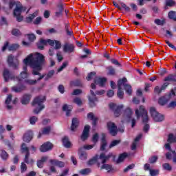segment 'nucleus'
<instances>
[{
	"label": "nucleus",
	"mask_w": 176,
	"mask_h": 176,
	"mask_svg": "<svg viewBox=\"0 0 176 176\" xmlns=\"http://www.w3.org/2000/svg\"><path fill=\"white\" fill-rule=\"evenodd\" d=\"M24 64H30L32 67L33 75H41V71H42L43 66L46 63L45 56L43 54L37 52L36 53L35 57L33 58L32 54H30L23 60Z\"/></svg>",
	"instance_id": "obj_1"
},
{
	"label": "nucleus",
	"mask_w": 176,
	"mask_h": 176,
	"mask_svg": "<svg viewBox=\"0 0 176 176\" xmlns=\"http://www.w3.org/2000/svg\"><path fill=\"white\" fill-rule=\"evenodd\" d=\"M135 113L137 119L142 118V122L144 124L143 131H144V133H148L151 126L148 124L149 122V116H148V111H146L145 107L143 105L140 106L139 109L135 111Z\"/></svg>",
	"instance_id": "obj_2"
},
{
	"label": "nucleus",
	"mask_w": 176,
	"mask_h": 176,
	"mask_svg": "<svg viewBox=\"0 0 176 176\" xmlns=\"http://www.w3.org/2000/svg\"><path fill=\"white\" fill-rule=\"evenodd\" d=\"M45 101H46V96H38L34 99L32 105H38V108H36L34 109V113L38 115V113H39L43 109H45V104H43V102H45Z\"/></svg>",
	"instance_id": "obj_3"
},
{
	"label": "nucleus",
	"mask_w": 176,
	"mask_h": 176,
	"mask_svg": "<svg viewBox=\"0 0 176 176\" xmlns=\"http://www.w3.org/2000/svg\"><path fill=\"white\" fill-rule=\"evenodd\" d=\"M103 94H105V90L104 89L96 91L95 93L93 90H90V95L88 96L89 105L90 108H94V107H96V102H98L97 96H102Z\"/></svg>",
	"instance_id": "obj_4"
},
{
	"label": "nucleus",
	"mask_w": 176,
	"mask_h": 176,
	"mask_svg": "<svg viewBox=\"0 0 176 176\" xmlns=\"http://www.w3.org/2000/svg\"><path fill=\"white\" fill-rule=\"evenodd\" d=\"M127 83V78L125 77L122 78V79H119L118 80V89H122V86H124V89L129 96H131L133 93V89H131V85Z\"/></svg>",
	"instance_id": "obj_5"
},
{
	"label": "nucleus",
	"mask_w": 176,
	"mask_h": 176,
	"mask_svg": "<svg viewBox=\"0 0 176 176\" xmlns=\"http://www.w3.org/2000/svg\"><path fill=\"white\" fill-rule=\"evenodd\" d=\"M107 129L109 130V134H111L112 137H116L118 135V131H120V133H124V129L120 128L118 129V126L115 122H107Z\"/></svg>",
	"instance_id": "obj_6"
},
{
	"label": "nucleus",
	"mask_w": 176,
	"mask_h": 176,
	"mask_svg": "<svg viewBox=\"0 0 176 176\" xmlns=\"http://www.w3.org/2000/svg\"><path fill=\"white\" fill-rule=\"evenodd\" d=\"M22 153H25V158H24V162L26 163V164H34V160L30 159V148L28 147L25 146V143H23L21 147Z\"/></svg>",
	"instance_id": "obj_7"
},
{
	"label": "nucleus",
	"mask_w": 176,
	"mask_h": 176,
	"mask_svg": "<svg viewBox=\"0 0 176 176\" xmlns=\"http://www.w3.org/2000/svg\"><path fill=\"white\" fill-rule=\"evenodd\" d=\"M176 94V88L174 89H171L170 93L168 95L162 96L158 99V104L162 105V107L166 105L168 101H170V98H171L172 96H175Z\"/></svg>",
	"instance_id": "obj_8"
},
{
	"label": "nucleus",
	"mask_w": 176,
	"mask_h": 176,
	"mask_svg": "<svg viewBox=\"0 0 176 176\" xmlns=\"http://www.w3.org/2000/svg\"><path fill=\"white\" fill-rule=\"evenodd\" d=\"M150 113L155 122H163V120H164V116L157 112L156 108L153 107L151 108Z\"/></svg>",
	"instance_id": "obj_9"
},
{
	"label": "nucleus",
	"mask_w": 176,
	"mask_h": 176,
	"mask_svg": "<svg viewBox=\"0 0 176 176\" xmlns=\"http://www.w3.org/2000/svg\"><path fill=\"white\" fill-rule=\"evenodd\" d=\"M109 107L110 109L113 111L116 118H119V116H120V112H122V109H123V104L118 106L115 103H111L109 104Z\"/></svg>",
	"instance_id": "obj_10"
},
{
	"label": "nucleus",
	"mask_w": 176,
	"mask_h": 176,
	"mask_svg": "<svg viewBox=\"0 0 176 176\" xmlns=\"http://www.w3.org/2000/svg\"><path fill=\"white\" fill-rule=\"evenodd\" d=\"M7 63L9 67H12L14 69H17L19 67V59L14 58L12 54L9 55L7 59Z\"/></svg>",
	"instance_id": "obj_11"
},
{
	"label": "nucleus",
	"mask_w": 176,
	"mask_h": 176,
	"mask_svg": "<svg viewBox=\"0 0 176 176\" xmlns=\"http://www.w3.org/2000/svg\"><path fill=\"white\" fill-rule=\"evenodd\" d=\"M54 145L52 144L50 142H44L39 148L40 152L45 153L46 152H49L53 149Z\"/></svg>",
	"instance_id": "obj_12"
},
{
	"label": "nucleus",
	"mask_w": 176,
	"mask_h": 176,
	"mask_svg": "<svg viewBox=\"0 0 176 176\" xmlns=\"http://www.w3.org/2000/svg\"><path fill=\"white\" fill-rule=\"evenodd\" d=\"M8 50L10 52H14L16 51L19 47H20V45H19L18 44H12L11 45L9 46V43L8 41H6L4 43V45L2 47V52H5V50H6V49H8Z\"/></svg>",
	"instance_id": "obj_13"
},
{
	"label": "nucleus",
	"mask_w": 176,
	"mask_h": 176,
	"mask_svg": "<svg viewBox=\"0 0 176 176\" xmlns=\"http://www.w3.org/2000/svg\"><path fill=\"white\" fill-rule=\"evenodd\" d=\"M113 156V155L112 154V153H109V154L107 155H105V153H102L100 155H98V160H100V163H102V164H105V163H107V161L109 160V159H111V157H112Z\"/></svg>",
	"instance_id": "obj_14"
},
{
	"label": "nucleus",
	"mask_w": 176,
	"mask_h": 176,
	"mask_svg": "<svg viewBox=\"0 0 176 176\" xmlns=\"http://www.w3.org/2000/svg\"><path fill=\"white\" fill-rule=\"evenodd\" d=\"M3 78L4 79V82H8L10 80V79H14V76L9 71L8 69H4L3 71Z\"/></svg>",
	"instance_id": "obj_15"
},
{
	"label": "nucleus",
	"mask_w": 176,
	"mask_h": 176,
	"mask_svg": "<svg viewBox=\"0 0 176 176\" xmlns=\"http://www.w3.org/2000/svg\"><path fill=\"white\" fill-rule=\"evenodd\" d=\"M89 133H90V126L89 125H86L84 127L82 133L80 136L82 141H86V140H87V138H89Z\"/></svg>",
	"instance_id": "obj_16"
},
{
	"label": "nucleus",
	"mask_w": 176,
	"mask_h": 176,
	"mask_svg": "<svg viewBox=\"0 0 176 176\" xmlns=\"http://www.w3.org/2000/svg\"><path fill=\"white\" fill-rule=\"evenodd\" d=\"M34 138V132L32 131H28L24 135L23 138V140L24 142H30Z\"/></svg>",
	"instance_id": "obj_17"
},
{
	"label": "nucleus",
	"mask_w": 176,
	"mask_h": 176,
	"mask_svg": "<svg viewBox=\"0 0 176 176\" xmlns=\"http://www.w3.org/2000/svg\"><path fill=\"white\" fill-rule=\"evenodd\" d=\"M74 50L75 45H74V44H69L68 43H66L63 45V52H65V53H74Z\"/></svg>",
	"instance_id": "obj_18"
},
{
	"label": "nucleus",
	"mask_w": 176,
	"mask_h": 176,
	"mask_svg": "<svg viewBox=\"0 0 176 176\" xmlns=\"http://www.w3.org/2000/svg\"><path fill=\"white\" fill-rule=\"evenodd\" d=\"M169 83L168 82H164L161 87L159 86H156L154 88V93H155V94H160L162 93V91H164V90H166V89H167V87L168 86Z\"/></svg>",
	"instance_id": "obj_19"
},
{
	"label": "nucleus",
	"mask_w": 176,
	"mask_h": 176,
	"mask_svg": "<svg viewBox=\"0 0 176 176\" xmlns=\"http://www.w3.org/2000/svg\"><path fill=\"white\" fill-rule=\"evenodd\" d=\"M27 10V8L23 6H16L15 9L14 10L13 14L14 16L21 15L23 12H25Z\"/></svg>",
	"instance_id": "obj_20"
},
{
	"label": "nucleus",
	"mask_w": 176,
	"mask_h": 176,
	"mask_svg": "<svg viewBox=\"0 0 176 176\" xmlns=\"http://www.w3.org/2000/svg\"><path fill=\"white\" fill-rule=\"evenodd\" d=\"M48 156H43L40 160H37L36 164L38 168H43V164L47 162Z\"/></svg>",
	"instance_id": "obj_21"
},
{
	"label": "nucleus",
	"mask_w": 176,
	"mask_h": 176,
	"mask_svg": "<svg viewBox=\"0 0 176 176\" xmlns=\"http://www.w3.org/2000/svg\"><path fill=\"white\" fill-rule=\"evenodd\" d=\"M97 163L98 166H100L101 164V162L98 161V155H96L94 156L91 159H90L87 162V166H93V164H96Z\"/></svg>",
	"instance_id": "obj_22"
},
{
	"label": "nucleus",
	"mask_w": 176,
	"mask_h": 176,
	"mask_svg": "<svg viewBox=\"0 0 176 176\" xmlns=\"http://www.w3.org/2000/svg\"><path fill=\"white\" fill-rule=\"evenodd\" d=\"M31 101V94H24L21 100V104L23 105H27V104H30Z\"/></svg>",
	"instance_id": "obj_23"
},
{
	"label": "nucleus",
	"mask_w": 176,
	"mask_h": 176,
	"mask_svg": "<svg viewBox=\"0 0 176 176\" xmlns=\"http://www.w3.org/2000/svg\"><path fill=\"white\" fill-rule=\"evenodd\" d=\"M50 163L52 165L54 164V166H56L60 168H63V167L65 166V163L64 162L58 161L57 160H50Z\"/></svg>",
	"instance_id": "obj_24"
},
{
	"label": "nucleus",
	"mask_w": 176,
	"mask_h": 176,
	"mask_svg": "<svg viewBox=\"0 0 176 176\" xmlns=\"http://www.w3.org/2000/svg\"><path fill=\"white\" fill-rule=\"evenodd\" d=\"M79 127V120H78L77 118H74L72 120V125L70 126V129L72 131H75L76 129Z\"/></svg>",
	"instance_id": "obj_25"
},
{
	"label": "nucleus",
	"mask_w": 176,
	"mask_h": 176,
	"mask_svg": "<svg viewBox=\"0 0 176 176\" xmlns=\"http://www.w3.org/2000/svg\"><path fill=\"white\" fill-rule=\"evenodd\" d=\"M107 82V78H96L94 80V83L96 85H99L102 87L105 86V83Z\"/></svg>",
	"instance_id": "obj_26"
},
{
	"label": "nucleus",
	"mask_w": 176,
	"mask_h": 176,
	"mask_svg": "<svg viewBox=\"0 0 176 176\" xmlns=\"http://www.w3.org/2000/svg\"><path fill=\"white\" fill-rule=\"evenodd\" d=\"M79 159L80 160H87V153L83 151V147H80L78 149Z\"/></svg>",
	"instance_id": "obj_27"
},
{
	"label": "nucleus",
	"mask_w": 176,
	"mask_h": 176,
	"mask_svg": "<svg viewBox=\"0 0 176 176\" xmlns=\"http://www.w3.org/2000/svg\"><path fill=\"white\" fill-rule=\"evenodd\" d=\"M102 138H101V146H100V151H105V148H107V139L105 136V133H102Z\"/></svg>",
	"instance_id": "obj_28"
},
{
	"label": "nucleus",
	"mask_w": 176,
	"mask_h": 176,
	"mask_svg": "<svg viewBox=\"0 0 176 176\" xmlns=\"http://www.w3.org/2000/svg\"><path fill=\"white\" fill-rule=\"evenodd\" d=\"M27 89V87L24 85H21L19 87L18 86H14L12 87V91H14L15 93H21V91H23Z\"/></svg>",
	"instance_id": "obj_29"
},
{
	"label": "nucleus",
	"mask_w": 176,
	"mask_h": 176,
	"mask_svg": "<svg viewBox=\"0 0 176 176\" xmlns=\"http://www.w3.org/2000/svg\"><path fill=\"white\" fill-rule=\"evenodd\" d=\"M134 113V111L130 108L128 107L124 111V116L126 118V119H131V116Z\"/></svg>",
	"instance_id": "obj_30"
},
{
	"label": "nucleus",
	"mask_w": 176,
	"mask_h": 176,
	"mask_svg": "<svg viewBox=\"0 0 176 176\" xmlns=\"http://www.w3.org/2000/svg\"><path fill=\"white\" fill-rule=\"evenodd\" d=\"M65 31L67 36H72L74 35V32L68 23H65Z\"/></svg>",
	"instance_id": "obj_31"
},
{
	"label": "nucleus",
	"mask_w": 176,
	"mask_h": 176,
	"mask_svg": "<svg viewBox=\"0 0 176 176\" xmlns=\"http://www.w3.org/2000/svg\"><path fill=\"white\" fill-rule=\"evenodd\" d=\"M127 156H128L127 153H122L120 154L118 160L116 161V164H119L120 163H122V162H124V159H126Z\"/></svg>",
	"instance_id": "obj_32"
},
{
	"label": "nucleus",
	"mask_w": 176,
	"mask_h": 176,
	"mask_svg": "<svg viewBox=\"0 0 176 176\" xmlns=\"http://www.w3.org/2000/svg\"><path fill=\"white\" fill-rule=\"evenodd\" d=\"M62 142H63V146H65V148H71V145H72L71 142H69V139L67 136H65L63 138Z\"/></svg>",
	"instance_id": "obj_33"
},
{
	"label": "nucleus",
	"mask_w": 176,
	"mask_h": 176,
	"mask_svg": "<svg viewBox=\"0 0 176 176\" xmlns=\"http://www.w3.org/2000/svg\"><path fill=\"white\" fill-rule=\"evenodd\" d=\"M173 6H175V1L173 0H166L164 6L165 10H167L168 8H173Z\"/></svg>",
	"instance_id": "obj_34"
},
{
	"label": "nucleus",
	"mask_w": 176,
	"mask_h": 176,
	"mask_svg": "<svg viewBox=\"0 0 176 176\" xmlns=\"http://www.w3.org/2000/svg\"><path fill=\"white\" fill-rule=\"evenodd\" d=\"M70 86H74V87H82V81L77 79L70 82Z\"/></svg>",
	"instance_id": "obj_35"
},
{
	"label": "nucleus",
	"mask_w": 176,
	"mask_h": 176,
	"mask_svg": "<svg viewBox=\"0 0 176 176\" xmlns=\"http://www.w3.org/2000/svg\"><path fill=\"white\" fill-rule=\"evenodd\" d=\"M175 74H169L164 79V82H176Z\"/></svg>",
	"instance_id": "obj_36"
},
{
	"label": "nucleus",
	"mask_w": 176,
	"mask_h": 176,
	"mask_svg": "<svg viewBox=\"0 0 176 176\" xmlns=\"http://www.w3.org/2000/svg\"><path fill=\"white\" fill-rule=\"evenodd\" d=\"M107 69L108 70L107 75H109L110 76L116 75V69H115L113 66L107 67Z\"/></svg>",
	"instance_id": "obj_37"
},
{
	"label": "nucleus",
	"mask_w": 176,
	"mask_h": 176,
	"mask_svg": "<svg viewBox=\"0 0 176 176\" xmlns=\"http://www.w3.org/2000/svg\"><path fill=\"white\" fill-rule=\"evenodd\" d=\"M0 157H1L3 160H8L9 158V154H8V152L5 150H1Z\"/></svg>",
	"instance_id": "obj_38"
},
{
	"label": "nucleus",
	"mask_w": 176,
	"mask_h": 176,
	"mask_svg": "<svg viewBox=\"0 0 176 176\" xmlns=\"http://www.w3.org/2000/svg\"><path fill=\"white\" fill-rule=\"evenodd\" d=\"M38 16V12H35L33 14H31L29 16L26 18L27 23H32V21L34 19L35 17Z\"/></svg>",
	"instance_id": "obj_39"
},
{
	"label": "nucleus",
	"mask_w": 176,
	"mask_h": 176,
	"mask_svg": "<svg viewBox=\"0 0 176 176\" xmlns=\"http://www.w3.org/2000/svg\"><path fill=\"white\" fill-rule=\"evenodd\" d=\"M24 83L29 85L30 86H34V85H36V83H38V80L26 78L24 80Z\"/></svg>",
	"instance_id": "obj_40"
},
{
	"label": "nucleus",
	"mask_w": 176,
	"mask_h": 176,
	"mask_svg": "<svg viewBox=\"0 0 176 176\" xmlns=\"http://www.w3.org/2000/svg\"><path fill=\"white\" fill-rule=\"evenodd\" d=\"M90 173H91V169H90V168H86L79 171V174L81 175H89Z\"/></svg>",
	"instance_id": "obj_41"
},
{
	"label": "nucleus",
	"mask_w": 176,
	"mask_h": 176,
	"mask_svg": "<svg viewBox=\"0 0 176 176\" xmlns=\"http://www.w3.org/2000/svg\"><path fill=\"white\" fill-rule=\"evenodd\" d=\"M167 142H168L169 144L176 142V136H174L173 133H170L168 136Z\"/></svg>",
	"instance_id": "obj_42"
},
{
	"label": "nucleus",
	"mask_w": 176,
	"mask_h": 176,
	"mask_svg": "<svg viewBox=\"0 0 176 176\" xmlns=\"http://www.w3.org/2000/svg\"><path fill=\"white\" fill-rule=\"evenodd\" d=\"M28 78V73L25 72H22L20 74V77H18L17 79L19 82H21V79H27Z\"/></svg>",
	"instance_id": "obj_43"
},
{
	"label": "nucleus",
	"mask_w": 176,
	"mask_h": 176,
	"mask_svg": "<svg viewBox=\"0 0 176 176\" xmlns=\"http://www.w3.org/2000/svg\"><path fill=\"white\" fill-rule=\"evenodd\" d=\"M63 111L66 112V116H71V109L68 108V104H64L63 107Z\"/></svg>",
	"instance_id": "obj_44"
},
{
	"label": "nucleus",
	"mask_w": 176,
	"mask_h": 176,
	"mask_svg": "<svg viewBox=\"0 0 176 176\" xmlns=\"http://www.w3.org/2000/svg\"><path fill=\"white\" fill-rule=\"evenodd\" d=\"M96 75H97V73H96V72H91L88 74L86 79L88 82H90V80L93 79L94 76H96Z\"/></svg>",
	"instance_id": "obj_45"
},
{
	"label": "nucleus",
	"mask_w": 176,
	"mask_h": 176,
	"mask_svg": "<svg viewBox=\"0 0 176 176\" xmlns=\"http://www.w3.org/2000/svg\"><path fill=\"white\" fill-rule=\"evenodd\" d=\"M11 34L12 35H14V36H21V32H20V30L16 28L12 29Z\"/></svg>",
	"instance_id": "obj_46"
},
{
	"label": "nucleus",
	"mask_w": 176,
	"mask_h": 176,
	"mask_svg": "<svg viewBox=\"0 0 176 176\" xmlns=\"http://www.w3.org/2000/svg\"><path fill=\"white\" fill-rule=\"evenodd\" d=\"M100 170H107V171H111V170H112V166L103 164V165L100 167Z\"/></svg>",
	"instance_id": "obj_47"
},
{
	"label": "nucleus",
	"mask_w": 176,
	"mask_h": 176,
	"mask_svg": "<svg viewBox=\"0 0 176 176\" xmlns=\"http://www.w3.org/2000/svg\"><path fill=\"white\" fill-rule=\"evenodd\" d=\"M117 96H118V98H120V100H122V98L124 96V92L123 91V89H122V88L118 89V92H117Z\"/></svg>",
	"instance_id": "obj_48"
},
{
	"label": "nucleus",
	"mask_w": 176,
	"mask_h": 176,
	"mask_svg": "<svg viewBox=\"0 0 176 176\" xmlns=\"http://www.w3.org/2000/svg\"><path fill=\"white\" fill-rule=\"evenodd\" d=\"M53 75H54V70H50L45 77V80H49L50 78L53 77Z\"/></svg>",
	"instance_id": "obj_49"
},
{
	"label": "nucleus",
	"mask_w": 176,
	"mask_h": 176,
	"mask_svg": "<svg viewBox=\"0 0 176 176\" xmlns=\"http://www.w3.org/2000/svg\"><path fill=\"white\" fill-rule=\"evenodd\" d=\"M162 167L164 170H166V171H171V170H173V167H171V165L168 163L163 164Z\"/></svg>",
	"instance_id": "obj_50"
},
{
	"label": "nucleus",
	"mask_w": 176,
	"mask_h": 176,
	"mask_svg": "<svg viewBox=\"0 0 176 176\" xmlns=\"http://www.w3.org/2000/svg\"><path fill=\"white\" fill-rule=\"evenodd\" d=\"M168 18L170 19V20H174V21H176L175 12L170 11L168 14Z\"/></svg>",
	"instance_id": "obj_51"
},
{
	"label": "nucleus",
	"mask_w": 176,
	"mask_h": 176,
	"mask_svg": "<svg viewBox=\"0 0 176 176\" xmlns=\"http://www.w3.org/2000/svg\"><path fill=\"white\" fill-rule=\"evenodd\" d=\"M120 140H115L111 142L109 145V148H113V146H116V145H119L120 144Z\"/></svg>",
	"instance_id": "obj_52"
},
{
	"label": "nucleus",
	"mask_w": 176,
	"mask_h": 176,
	"mask_svg": "<svg viewBox=\"0 0 176 176\" xmlns=\"http://www.w3.org/2000/svg\"><path fill=\"white\" fill-rule=\"evenodd\" d=\"M154 23L155 24H157V25H164V24H166V21L164 20H160L159 19H156L155 21H154Z\"/></svg>",
	"instance_id": "obj_53"
},
{
	"label": "nucleus",
	"mask_w": 176,
	"mask_h": 176,
	"mask_svg": "<svg viewBox=\"0 0 176 176\" xmlns=\"http://www.w3.org/2000/svg\"><path fill=\"white\" fill-rule=\"evenodd\" d=\"M27 36L30 42H34L36 39V36L34 34H28Z\"/></svg>",
	"instance_id": "obj_54"
},
{
	"label": "nucleus",
	"mask_w": 176,
	"mask_h": 176,
	"mask_svg": "<svg viewBox=\"0 0 176 176\" xmlns=\"http://www.w3.org/2000/svg\"><path fill=\"white\" fill-rule=\"evenodd\" d=\"M38 121V118L36 116H32L30 118V124H35Z\"/></svg>",
	"instance_id": "obj_55"
},
{
	"label": "nucleus",
	"mask_w": 176,
	"mask_h": 176,
	"mask_svg": "<svg viewBox=\"0 0 176 176\" xmlns=\"http://www.w3.org/2000/svg\"><path fill=\"white\" fill-rule=\"evenodd\" d=\"M73 102L80 107L82 104V100L80 98H76L74 99Z\"/></svg>",
	"instance_id": "obj_56"
},
{
	"label": "nucleus",
	"mask_w": 176,
	"mask_h": 176,
	"mask_svg": "<svg viewBox=\"0 0 176 176\" xmlns=\"http://www.w3.org/2000/svg\"><path fill=\"white\" fill-rule=\"evenodd\" d=\"M148 162L149 163H151V164H153V163H156L157 162V156L154 155L150 157L148 159Z\"/></svg>",
	"instance_id": "obj_57"
},
{
	"label": "nucleus",
	"mask_w": 176,
	"mask_h": 176,
	"mask_svg": "<svg viewBox=\"0 0 176 176\" xmlns=\"http://www.w3.org/2000/svg\"><path fill=\"white\" fill-rule=\"evenodd\" d=\"M99 138L100 137L98 136V133L94 134L92 137V142H94V144H96L97 142H98Z\"/></svg>",
	"instance_id": "obj_58"
},
{
	"label": "nucleus",
	"mask_w": 176,
	"mask_h": 176,
	"mask_svg": "<svg viewBox=\"0 0 176 176\" xmlns=\"http://www.w3.org/2000/svg\"><path fill=\"white\" fill-rule=\"evenodd\" d=\"M27 171V164L25 163L22 162L21 164V173H25Z\"/></svg>",
	"instance_id": "obj_59"
},
{
	"label": "nucleus",
	"mask_w": 176,
	"mask_h": 176,
	"mask_svg": "<svg viewBox=\"0 0 176 176\" xmlns=\"http://www.w3.org/2000/svg\"><path fill=\"white\" fill-rule=\"evenodd\" d=\"M58 90L60 94H64L65 92V88L64 87V85H59L58 87Z\"/></svg>",
	"instance_id": "obj_60"
},
{
	"label": "nucleus",
	"mask_w": 176,
	"mask_h": 176,
	"mask_svg": "<svg viewBox=\"0 0 176 176\" xmlns=\"http://www.w3.org/2000/svg\"><path fill=\"white\" fill-rule=\"evenodd\" d=\"M120 5H121L122 8L123 9H124V10L126 12H130V10H131L130 7L127 6V5H126V3H124L123 2H120Z\"/></svg>",
	"instance_id": "obj_61"
},
{
	"label": "nucleus",
	"mask_w": 176,
	"mask_h": 176,
	"mask_svg": "<svg viewBox=\"0 0 176 176\" xmlns=\"http://www.w3.org/2000/svg\"><path fill=\"white\" fill-rule=\"evenodd\" d=\"M55 50H58V49H61V43L57 40H55V47H54Z\"/></svg>",
	"instance_id": "obj_62"
},
{
	"label": "nucleus",
	"mask_w": 176,
	"mask_h": 176,
	"mask_svg": "<svg viewBox=\"0 0 176 176\" xmlns=\"http://www.w3.org/2000/svg\"><path fill=\"white\" fill-rule=\"evenodd\" d=\"M0 25H8V21L6 20V18H5V16H1Z\"/></svg>",
	"instance_id": "obj_63"
},
{
	"label": "nucleus",
	"mask_w": 176,
	"mask_h": 176,
	"mask_svg": "<svg viewBox=\"0 0 176 176\" xmlns=\"http://www.w3.org/2000/svg\"><path fill=\"white\" fill-rule=\"evenodd\" d=\"M50 126H47L43 129L42 134H49L50 133Z\"/></svg>",
	"instance_id": "obj_64"
}]
</instances>
